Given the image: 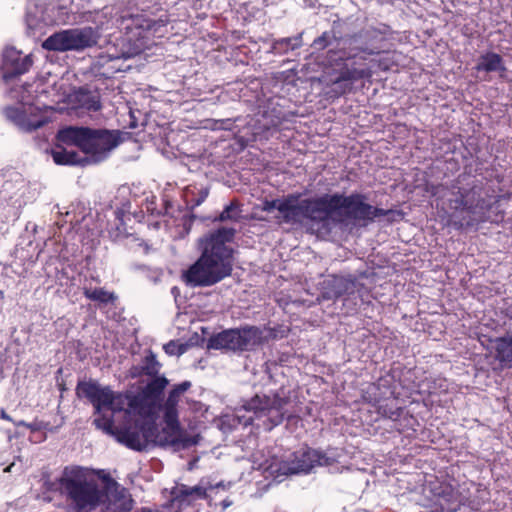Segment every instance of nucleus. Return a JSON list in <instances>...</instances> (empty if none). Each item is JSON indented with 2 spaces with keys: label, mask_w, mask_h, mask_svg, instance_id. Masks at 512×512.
<instances>
[{
  "label": "nucleus",
  "mask_w": 512,
  "mask_h": 512,
  "mask_svg": "<svg viewBox=\"0 0 512 512\" xmlns=\"http://www.w3.org/2000/svg\"><path fill=\"white\" fill-rule=\"evenodd\" d=\"M154 430V421L136 420L133 424L117 428L115 438L127 448L142 452L152 443Z\"/></svg>",
  "instance_id": "f8f14e48"
},
{
  "label": "nucleus",
  "mask_w": 512,
  "mask_h": 512,
  "mask_svg": "<svg viewBox=\"0 0 512 512\" xmlns=\"http://www.w3.org/2000/svg\"><path fill=\"white\" fill-rule=\"evenodd\" d=\"M505 315L512 319V303L505 307Z\"/></svg>",
  "instance_id": "58836bf2"
},
{
  "label": "nucleus",
  "mask_w": 512,
  "mask_h": 512,
  "mask_svg": "<svg viewBox=\"0 0 512 512\" xmlns=\"http://www.w3.org/2000/svg\"><path fill=\"white\" fill-rule=\"evenodd\" d=\"M97 415L98 416L95 417L93 420V424L95 425V427L115 437V431L118 427L114 426L113 418L107 417L101 413Z\"/></svg>",
  "instance_id": "72a5a7b5"
},
{
  "label": "nucleus",
  "mask_w": 512,
  "mask_h": 512,
  "mask_svg": "<svg viewBox=\"0 0 512 512\" xmlns=\"http://www.w3.org/2000/svg\"><path fill=\"white\" fill-rule=\"evenodd\" d=\"M33 65L31 55H23L15 48H7L3 54V79L8 82L29 71Z\"/></svg>",
  "instance_id": "a211bd4d"
},
{
  "label": "nucleus",
  "mask_w": 512,
  "mask_h": 512,
  "mask_svg": "<svg viewBox=\"0 0 512 512\" xmlns=\"http://www.w3.org/2000/svg\"><path fill=\"white\" fill-rule=\"evenodd\" d=\"M290 403V396L280 390L272 395L256 394L245 402L243 408L252 412L256 419L263 420L266 428L271 430L280 425L285 418L290 419L292 417L287 409Z\"/></svg>",
  "instance_id": "1a4fd4ad"
},
{
  "label": "nucleus",
  "mask_w": 512,
  "mask_h": 512,
  "mask_svg": "<svg viewBox=\"0 0 512 512\" xmlns=\"http://www.w3.org/2000/svg\"><path fill=\"white\" fill-rule=\"evenodd\" d=\"M366 293L367 289L365 285L356 279L334 277L326 287L323 296L326 299L337 300L344 298V300H348L352 297L355 298V295L362 299Z\"/></svg>",
  "instance_id": "f3484780"
},
{
  "label": "nucleus",
  "mask_w": 512,
  "mask_h": 512,
  "mask_svg": "<svg viewBox=\"0 0 512 512\" xmlns=\"http://www.w3.org/2000/svg\"><path fill=\"white\" fill-rule=\"evenodd\" d=\"M99 37L98 31L93 27L72 28L50 35L42 47L48 51H80L95 46Z\"/></svg>",
  "instance_id": "9b49d317"
},
{
  "label": "nucleus",
  "mask_w": 512,
  "mask_h": 512,
  "mask_svg": "<svg viewBox=\"0 0 512 512\" xmlns=\"http://www.w3.org/2000/svg\"><path fill=\"white\" fill-rule=\"evenodd\" d=\"M57 140L66 145L78 147L89 155L93 162L105 160L109 153L121 142L120 131L95 129L84 126H68L60 129Z\"/></svg>",
  "instance_id": "0eeeda50"
},
{
  "label": "nucleus",
  "mask_w": 512,
  "mask_h": 512,
  "mask_svg": "<svg viewBox=\"0 0 512 512\" xmlns=\"http://www.w3.org/2000/svg\"><path fill=\"white\" fill-rule=\"evenodd\" d=\"M334 461L333 458L328 457L323 451L312 448L301 449L292 454L290 464L284 473H307L316 466H330Z\"/></svg>",
  "instance_id": "dca6fc26"
},
{
  "label": "nucleus",
  "mask_w": 512,
  "mask_h": 512,
  "mask_svg": "<svg viewBox=\"0 0 512 512\" xmlns=\"http://www.w3.org/2000/svg\"><path fill=\"white\" fill-rule=\"evenodd\" d=\"M99 478L104 483L101 489L105 491L106 512H131L133 499L127 489L103 471L99 474Z\"/></svg>",
  "instance_id": "2eb2a0df"
},
{
  "label": "nucleus",
  "mask_w": 512,
  "mask_h": 512,
  "mask_svg": "<svg viewBox=\"0 0 512 512\" xmlns=\"http://www.w3.org/2000/svg\"><path fill=\"white\" fill-rule=\"evenodd\" d=\"M381 391L380 383H370L363 391L362 398L365 402L377 407V412L382 417L397 421L403 414L404 409L397 406V398L394 392L389 390L390 396Z\"/></svg>",
  "instance_id": "4468645a"
},
{
  "label": "nucleus",
  "mask_w": 512,
  "mask_h": 512,
  "mask_svg": "<svg viewBox=\"0 0 512 512\" xmlns=\"http://www.w3.org/2000/svg\"><path fill=\"white\" fill-rule=\"evenodd\" d=\"M236 230L221 227L202 240V253L198 260L182 274L190 287H209L231 275L233 249L227 243L233 241Z\"/></svg>",
  "instance_id": "20e7f679"
},
{
  "label": "nucleus",
  "mask_w": 512,
  "mask_h": 512,
  "mask_svg": "<svg viewBox=\"0 0 512 512\" xmlns=\"http://www.w3.org/2000/svg\"><path fill=\"white\" fill-rule=\"evenodd\" d=\"M83 295L85 298L99 302L101 304L113 303L116 300V296L113 292H108L104 288H83Z\"/></svg>",
  "instance_id": "c85d7f7f"
},
{
  "label": "nucleus",
  "mask_w": 512,
  "mask_h": 512,
  "mask_svg": "<svg viewBox=\"0 0 512 512\" xmlns=\"http://www.w3.org/2000/svg\"><path fill=\"white\" fill-rule=\"evenodd\" d=\"M161 364L157 361L155 354L149 351L142 360L140 368L141 374L156 377L159 374Z\"/></svg>",
  "instance_id": "c756f323"
},
{
  "label": "nucleus",
  "mask_w": 512,
  "mask_h": 512,
  "mask_svg": "<svg viewBox=\"0 0 512 512\" xmlns=\"http://www.w3.org/2000/svg\"><path fill=\"white\" fill-rule=\"evenodd\" d=\"M499 201L500 196L481 182L453 186L445 200L447 225L465 230L492 221L490 212Z\"/></svg>",
  "instance_id": "39448f33"
},
{
  "label": "nucleus",
  "mask_w": 512,
  "mask_h": 512,
  "mask_svg": "<svg viewBox=\"0 0 512 512\" xmlns=\"http://www.w3.org/2000/svg\"><path fill=\"white\" fill-rule=\"evenodd\" d=\"M0 298L3 299L4 298V293L3 291L0 290Z\"/></svg>",
  "instance_id": "ea45409f"
},
{
  "label": "nucleus",
  "mask_w": 512,
  "mask_h": 512,
  "mask_svg": "<svg viewBox=\"0 0 512 512\" xmlns=\"http://www.w3.org/2000/svg\"><path fill=\"white\" fill-rule=\"evenodd\" d=\"M68 153H69V151H67L66 149H64L62 147H59V148L53 150L52 157H53L54 162L58 165H68L69 161H70V160H68Z\"/></svg>",
  "instance_id": "c9c22d12"
},
{
  "label": "nucleus",
  "mask_w": 512,
  "mask_h": 512,
  "mask_svg": "<svg viewBox=\"0 0 512 512\" xmlns=\"http://www.w3.org/2000/svg\"><path fill=\"white\" fill-rule=\"evenodd\" d=\"M68 160H70L68 165H74V164L79 163L80 156L75 151H69V153H68Z\"/></svg>",
  "instance_id": "4c0bfd02"
},
{
  "label": "nucleus",
  "mask_w": 512,
  "mask_h": 512,
  "mask_svg": "<svg viewBox=\"0 0 512 512\" xmlns=\"http://www.w3.org/2000/svg\"><path fill=\"white\" fill-rule=\"evenodd\" d=\"M496 359L512 367V330L495 340Z\"/></svg>",
  "instance_id": "b1692460"
},
{
  "label": "nucleus",
  "mask_w": 512,
  "mask_h": 512,
  "mask_svg": "<svg viewBox=\"0 0 512 512\" xmlns=\"http://www.w3.org/2000/svg\"><path fill=\"white\" fill-rule=\"evenodd\" d=\"M474 68L478 72H500L501 76L507 70L502 56L498 53L491 51L482 54Z\"/></svg>",
  "instance_id": "412c9836"
},
{
  "label": "nucleus",
  "mask_w": 512,
  "mask_h": 512,
  "mask_svg": "<svg viewBox=\"0 0 512 512\" xmlns=\"http://www.w3.org/2000/svg\"><path fill=\"white\" fill-rule=\"evenodd\" d=\"M47 489L65 496L78 512H90L107 505L105 491L80 466L65 467L60 478L47 483Z\"/></svg>",
  "instance_id": "423d86ee"
},
{
  "label": "nucleus",
  "mask_w": 512,
  "mask_h": 512,
  "mask_svg": "<svg viewBox=\"0 0 512 512\" xmlns=\"http://www.w3.org/2000/svg\"><path fill=\"white\" fill-rule=\"evenodd\" d=\"M164 426L161 430L155 424L152 443L158 446L189 448L198 444V436H190L183 432L178 417L163 415Z\"/></svg>",
  "instance_id": "ddd939ff"
},
{
  "label": "nucleus",
  "mask_w": 512,
  "mask_h": 512,
  "mask_svg": "<svg viewBox=\"0 0 512 512\" xmlns=\"http://www.w3.org/2000/svg\"><path fill=\"white\" fill-rule=\"evenodd\" d=\"M191 387L190 381H183L180 384H177L173 387V389L169 392L166 401L163 404L164 416L169 418L178 417V403L180 401V397L183 393H185Z\"/></svg>",
  "instance_id": "4be33fe9"
},
{
  "label": "nucleus",
  "mask_w": 512,
  "mask_h": 512,
  "mask_svg": "<svg viewBox=\"0 0 512 512\" xmlns=\"http://www.w3.org/2000/svg\"><path fill=\"white\" fill-rule=\"evenodd\" d=\"M166 354L171 356H180L186 351V346L178 341L171 340L163 346Z\"/></svg>",
  "instance_id": "f704fd0d"
},
{
  "label": "nucleus",
  "mask_w": 512,
  "mask_h": 512,
  "mask_svg": "<svg viewBox=\"0 0 512 512\" xmlns=\"http://www.w3.org/2000/svg\"><path fill=\"white\" fill-rule=\"evenodd\" d=\"M330 33L325 31L314 39L312 46L317 50H324L330 45Z\"/></svg>",
  "instance_id": "e433bc0d"
},
{
  "label": "nucleus",
  "mask_w": 512,
  "mask_h": 512,
  "mask_svg": "<svg viewBox=\"0 0 512 512\" xmlns=\"http://www.w3.org/2000/svg\"><path fill=\"white\" fill-rule=\"evenodd\" d=\"M241 209L240 204L237 200L231 201L229 205H227L224 210L219 214L218 217L214 219V221H233L237 222L239 221L241 217Z\"/></svg>",
  "instance_id": "2f4dec72"
},
{
  "label": "nucleus",
  "mask_w": 512,
  "mask_h": 512,
  "mask_svg": "<svg viewBox=\"0 0 512 512\" xmlns=\"http://www.w3.org/2000/svg\"><path fill=\"white\" fill-rule=\"evenodd\" d=\"M167 385L168 380L165 376H156L142 388V391L157 406Z\"/></svg>",
  "instance_id": "cd10ccee"
},
{
  "label": "nucleus",
  "mask_w": 512,
  "mask_h": 512,
  "mask_svg": "<svg viewBox=\"0 0 512 512\" xmlns=\"http://www.w3.org/2000/svg\"><path fill=\"white\" fill-rule=\"evenodd\" d=\"M209 195L208 187L198 188L196 185H189L183 191L184 201L191 210L201 205Z\"/></svg>",
  "instance_id": "bb28decb"
},
{
  "label": "nucleus",
  "mask_w": 512,
  "mask_h": 512,
  "mask_svg": "<svg viewBox=\"0 0 512 512\" xmlns=\"http://www.w3.org/2000/svg\"><path fill=\"white\" fill-rule=\"evenodd\" d=\"M140 11L125 14L117 19V25L123 33L124 56L134 57L157 44L168 34L170 16L157 0H131Z\"/></svg>",
  "instance_id": "7ed1b4c3"
},
{
  "label": "nucleus",
  "mask_w": 512,
  "mask_h": 512,
  "mask_svg": "<svg viewBox=\"0 0 512 512\" xmlns=\"http://www.w3.org/2000/svg\"><path fill=\"white\" fill-rule=\"evenodd\" d=\"M267 340L262 328L245 325L239 328L226 329L212 335L208 339L207 348L242 353L256 350Z\"/></svg>",
  "instance_id": "6e6552de"
},
{
  "label": "nucleus",
  "mask_w": 512,
  "mask_h": 512,
  "mask_svg": "<svg viewBox=\"0 0 512 512\" xmlns=\"http://www.w3.org/2000/svg\"><path fill=\"white\" fill-rule=\"evenodd\" d=\"M302 45V37L301 35L295 37H286L275 41L274 49L279 50L280 52L286 53L289 50H295L300 48Z\"/></svg>",
  "instance_id": "473e14b6"
},
{
  "label": "nucleus",
  "mask_w": 512,
  "mask_h": 512,
  "mask_svg": "<svg viewBox=\"0 0 512 512\" xmlns=\"http://www.w3.org/2000/svg\"><path fill=\"white\" fill-rule=\"evenodd\" d=\"M378 34H385V31L375 27L361 29L343 37L337 49L328 50L327 60L331 69L328 94L332 97L343 96L353 90L355 82L370 81L376 72H386L393 67L394 61L388 54L369 45V41Z\"/></svg>",
  "instance_id": "f03ea898"
},
{
  "label": "nucleus",
  "mask_w": 512,
  "mask_h": 512,
  "mask_svg": "<svg viewBox=\"0 0 512 512\" xmlns=\"http://www.w3.org/2000/svg\"><path fill=\"white\" fill-rule=\"evenodd\" d=\"M75 100L80 108L97 112L102 108L100 95L84 88H80L75 94Z\"/></svg>",
  "instance_id": "a878e982"
},
{
  "label": "nucleus",
  "mask_w": 512,
  "mask_h": 512,
  "mask_svg": "<svg viewBox=\"0 0 512 512\" xmlns=\"http://www.w3.org/2000/svg\"><path fill=\"white\" fill-rule=\"evenodd\" d=\"M394 422H395L394 427L399 433H405V434L409 435L410 432L415 433L417 430L416 429V426H418L417 419L413 415L405 413L404 411H403L402 416L397 421H394Z\"/></svg>",
  "instance_id": "7c9ffc66"
},
{
  "label": "nucleus",
  "mask_w": 512,
  "mask_h": 512,
  "mask_svg": "<svg viewBox=\"0 0 512 512\" xmlns=\"http://www.w3.org/2000/svg\"><path fill=\"white\" fill-rule=\"evenodd\" d=\"M299 198V194H289L283 199L265 200L261 209L265 212L277 209L280 213L276 217L278 223L297 224L307 219L317 224L332 220L338 224L354 223L361 226H367L390 212L367 203L366 195L357 192L350 195L323 194L301 201Z\"/></svg>",
  "instance_id": "f257e3e1"
},
{
  "label": "nucleus",
  "mask_w": 512,
  "mask_h": 512,
  "mask_svg": "<svg viewBox=\"0 0 512 512\" xmlns=\"http://www.w3.org/2000/svg\"><path fill=\"white\" fill-rule=\"evenodd\" d=\"M434 496V501L423 512H456L460 508V494L450 484H440Z\"/></svg>",
  "instance_id": "aec40b11"
},
{
  "label": "nucleus",
  "mask_w": 512,
  "mask_h": 512,
  "mask_svg": "<svg viewBox=\"0 0 512 512\" xmlns=\"http://www.w3.org/2000/svg\"><path fill=\"white\" fill-rule=\"evenodd\" d=\"M171 496L174 501L184 502L188 498L205 499L207 497V491L201 486L189 487L185 484H181L172 489Z\"/></svg>",
  "instance_id": "393cba45"
},
{
  "label": "nucleus",
  "mask_w": 512,
  "mask_h": 512,
  "mask_svg": "<svg viewBox=\"0 0 512 512\" xmlns=\"http://www.w3.org/2000/svg\"><path fill=\"white\" fill-rule=\"evenodd\" d=\"M12 119L22 131L28 133L43 127L51 121L45 111L33 105L24 107L21 110H13Z\"/></svg>",
  "instance_id": "6ab92c4d"
},
{
  "label": "nucleus",
  "mask_w": 512,
  "mask_h": 512,
  "mask_svg": "<svg viewBox=\"0 0 512 512\" xmlns=\"http://www.w3.org/2000/svg\"><path fill=\"white\" fill-rule=\"evenodd\" d=\"M156 407L155 403L142 390L136 394L130 393L129 412L146 417L152 415Z\"/></svg>",
  "instance_id": "5701e85b"
},
{
  "label": "nucleus",
  "mask_w": 512,
  "mask_h": 512,
  "mask_svg": "<svg viewBox=\"0 0 512 512\" xmlns=\"http://www.w3.org/2000/svg\"><path fill=\"white\" fill-rule=\"evenodd\" d=\"M78 398L87 399L94 408V414H100L103 410L114 413L128 412L130 392L115 393L110 387H102L97 381H79L75 389Z\"/></svg>",
  "instance_id": "9d476101"
}]
</instances>
